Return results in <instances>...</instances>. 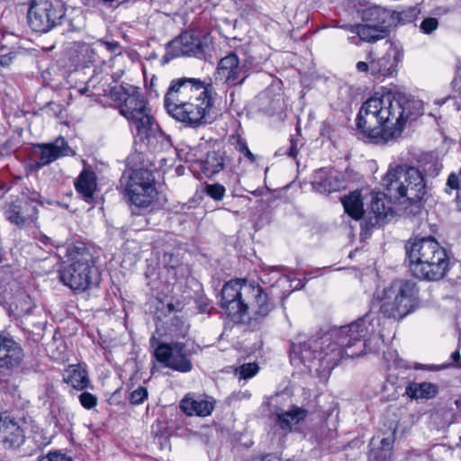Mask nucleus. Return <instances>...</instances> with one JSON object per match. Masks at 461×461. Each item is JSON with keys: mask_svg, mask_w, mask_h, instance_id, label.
Listing matches in <instances>:
<instances>
[{"mask_svg": "<svg viewBox=\"0 0 461 461\" xmlns=\"http://www.w3.org/2000/svg\"><path fill=\"white\" fill-rule=\"evenodd\" d=\"M369 317L358 319L348 325L332 329L321 338L293 343L291 361L303 363L310 369L330 371L345 357H355L366 349V338L374 332Z\"/></svg>", "mask_w": 461, "mask_h": 461, "instance_id": "obj_1", "label": "nucleus"}, {"mask_svg": "<svg viewBox=\"0 0 461 461\" xmlns=\"http://www.w3.org/2000/svg\"><path fill=\"white\" fill-rule=\"evenodd\" d=\"M109 80L108 76L102 77L97 85L93 86L90 101L104 106L113 103L127 120L135 139L148 148L156 150L158 143L167 142L151 114L142 90L130 84L113 86Z\"/></svg>", "mask_w": 461, "mask_h": 461, "instance_id": "obj_2", "label": "nucleus"}, {"mask_svg": "<svg viewBox=\"0 0 461 461\" xmlns=\"http://www.w3.org/2000/svg\"><path fill=\"white\" fill-rule=\"evenodd\" d=\"M419 100L401 101L392 94H375L363 103L356 119L357 129L374 143H386L401 135L408 120L422 113Z\"/></svg>", "mask_w": 461, "mask_h": 461, "instance_id": "obj_3", "label": "nucleus"}, {"mask_svg": "<svg viewBox=\"0 0 461 461\" xmlns=\"http://www.w3.org/2000/svg\"><path fill=\"white\" fill-rule=\"evenodd\" d=\"M212 86L194 77L173 79L164 98L167 113L176 121L196 128L210 120Z\"/></svg>", "mask_w": 461, "mask_h": 461, "instance_id": "obj_4", "label": "nucleus"}, {"mask_svg": "<svg viewBox=\"0 0 461 461\" xmlns=\"http://www.w3.org/2000/svg\"><path fill=\"white\" fill-rule=\"evenodd\" d=\"M221 306L227 314L237 320L259 321L274 309L269 294L258 284L247 279H233L221 289Z\"/></svg>", "mask_w": 461, "mask_h": 461, "instance_id": "obj_5", "label": "nucleus"}, {"mask_svg": "<svg viewBox=\"0 0 461 461\" xmlns=\"http://www.w3.org/2000/svg\"><path fill=\"white\" fill-rule=\"evenodd\" d=\"M409 267L416 278L438 281L449 269V258L446 249L433 237L409 240L405 246Z\"/></svg>", "mask_w": 461, "mask_h": 461, "instance_id": "obj_6", "label": "nucleus"}, {"mask_svg": "<svg viewBox=\"0 0 461 461\" xmlns=\"http://www.w3.org/2000/svg\"><path fill=\"white\" fill-rule=\"evenodd\" d=\"M375 303L384 318L400 321L418 309L420 289L413 281L398 279L376 291Z\"/></svg>", "mask_w": 461, "mask_h": 461, "instance_id": "obj_7", "label": "nucleus"}, {"mask_svg": "<svg viewBox=\"0 0 461 461\" xmlns=\"http://www.w3.org/2000/svg\"><path fill=\"white\" fill-rule=\"evenodd\" d=\"M386 195L400 203H417L426 194L422 173L416 167L391 163L383 178Z\"/></svg>", "mask_w": 461, "mask_h": 461, "instance_id": "obj_8", "label": "nucleus"}, {"mask_svg": "<svg viewBox=\"0 0 461 461\" xmlns=\"http://www.w3.org/2000/svg\"><path fill=\"white\" fill-rule=\"evenodd\" d=\"M65 15L60 0H32L28 11V23L37 32H48L57 26Z\"/></svg>", "mask_w": 461, "mask_h": 461, "instance_id": "obj_9", "label": "nucleus"}, {"mask_svg": "<svg viewBox=\"0 0 461 461\" xmlns=\"http://www.w3.org/2000/svg\"><path fill=\"white\" fill-rule=\"evenodd\" d=\"M126 191L132 205L137 208L149 207L158 194L152 171L143 168L132 171Z\"/></svg>", "mask_w": 461, "mask_h": 461, "instance_id": "obj_10", "label": "nucleus"}, {"mask_svg": "<svg viewBox=\"0 0 461 461\" xmlns=\"http://www.w3.org/2000/svg\"><path fill=\"white\" fill-rule=\"evenodd\" d=\"M206 45L200 37L191 32H185L172 40L167 47V53L162 58L163 63L181 56L202 58Z\"/></svg>", "mask_w": 461, "mask_h": 461, "instance_id": "obj_11", "label": "nucleus"}, {"mask_svg": "<svg viewBox=\"0 0 461 461\" xmlns=\"http://www.w3.org/2000/svg\"><path fill=\"white\" fill-rule=\"evenodd\" d=\"M31 155L34 168L41 169L61 158L75 155V151L63 137H59L49 143L35 144Z\"/></svg>", "mask_w": 461, "mask_h": 461, "instance_id": "obj_12", "label": "nucleus"}, {"mask_svg": "<svg viewBox=\"0 0 461 461\" xmlns=\"http://www.w3.org/2000/svg\"><path fill=\"white\" fill-rule=\"evenodd\" d=\"M156 359L173 370L186 373L192 370V362L187 358L185 346L181 343L160 344L155 349Z\"/></svg>", "mask_w": 461, "mask_h": 461, "instance_id": "obj_13", "label": "nucleus"}, {"mask_svg": "<svg viewBox=\"0 0 461 461\" xmlns=\"http://www.w3.org/2000/svg\"><path fill=\"white\" fill-rule=\"evenodd\" d=\"M386 52L384 56L370 61V73L379 80L393 77L398 70V65L402 58V50L393 42L385 41Z\"/></svg>", "mask_w": 461, "mask_h": 461, "instance_id": "obj_14", "label": "nucleus"}, {"mask_svg": "<svg viewBox=\"0 0 461 461\" xmlns=\"http://www.w3.org/2000/svg\"><path fill=\"white\" fill-rule=\"evenodd\" d=\"M36 199L14 202L7 204L5 215L6 219L18 227H24L38 219V208L34 204Z\"/></svg>", "mask_w": 461, "mask_h": 461, "instance_id": "obj_15", "label": "nucleus"}, {"mask_svg": "<svg viewBox=\"0 0 461 461\" xmlns=\"http://www.w3.org/2000/svg\"><path fill=\"white\" fill-rule=\"evenodd\" d=\"M80 248L75 247L70 257L74 262L60 274L61 281L74 291L85 292L86 290V264L73 254L80 255Z\"/></svg>", "mask_w": 461, "mask_h": 461, "instance_id": "obj_16", "label": "nucleus"}, {"mask_svg": "<svg viewBox=\"0 0 461 461\" xmlns=\"http://www.w3.org/2000/svg\"><path fill=\"white\" fill-rule=\"evenodd\" d=\"M218 75L228 86L240 85L248 77L245 66L240 64L235 53H230L220 60Z\"/></svg>", "mask_w": 461, "mask_h": 461, "instance_id": "obj_17", "label": "nucleus"}, {"mask_svg": "<svg viewBox=\"0 0 461 461\" xmlns=\"http://www.w3.org/2000/svg\"><path fill=\"white\" fill-rule=\"evenodd\" d=\"M312 185L317 192L321 194L336 192L345 187L344 175L332 168H321L315 171Z\"/></svg>", "mask_w": 461, "mask_h": 461, "instance_id": "obj_18", "label": "nucleus"}, {"mask_svg": "<svg viewBox=\"0 0 461 461\" xmlns=\"http://www.w3.org/2000/svg\"><path fill=\"white\" fill-rule=\"evenodd\" d=\"M179 406L187 416L205 417L212 412L214 401L208 397L187 394L181 400Z\"/></svg>", "mask_w": 461, "mask_h": 461, "instance_id": "obj_19", "label": "nucleus"}, {"mask_svg": "<svg viewBox=\"0 0 461 461\" xmlns=\"http://www.w3.org/2000/svg\"><path fill=\"white\" fill-rule=\"evenodd\" d=\"M63 381L76 391H83L79 395V401L84 408H86V371L81 364L69 366L63 374Z\"/></svg>", "mask_w": 461, "mask_h": 461, "instance_id": "obj_20", "label": "nucleus"}, {"mask_svg": "<svg viewBox=\"0 0 461 461\" xmlns=\"http://www.w3.org/2000/svg\"><path fill=\"white\" fill-rule=\"evenodd\" d=\"M22 357V348L14 340L0 338V367L12 368L20 363Z\"/></svg>", "mask_w": 461, "mask_h": 461, "instance_id": "obj_21", "label": "nucleus"}, {"mask_svg": "<svg viewBox=\"0 0 461 461\" xmlns=\"http://www.w3.org/2000/svg\"><path fill=\"white\" fill-rule=\"evenodd\" d=\"M0 436L2 441L10 447L19 446L23 441V430L13 420L5 418L0 422Z\"/></svg>", "mask_w": 461, "mask_h": 461, "instance_id": "obj_22", "label": "nucleus"}, {"mask_svg": "<svg viewBox=\"0 0 461 461\" xmlns=\"http://www.w3.org/2000/svg\"><path fill=\"white\" fill-rule=\"evenodd\" d=\"M277 424L281 429L291 432L293 426L298 424L300 421L306 418L307 411L299 408L293 407L291 410L276 411Z\"/></svg>", "mask_w": 461, "mask_h": 461, "instance_id": "obj_23", "label": "nucleus"}, {"mask_svg": "<svg viewBox=\"0 0 461 461\" xmlns=\"http://www.w3.org/2000/svg\"><path fill=\"white\" fill-rule=\"evenodd\" d=\"M438 393V385L429 382L410 383L405 388V394L415 400L432 399Z\"/></svg>", "mask_w": 461, "mask_h": 461, "instance_id": "obj_24", "label": "nucleus"}, {"mask_svg": "<svg viewBox=\"0 0 461 461\" xmlns=\"http://www.w3.org/2000/svg\"><path fill=\"white\" fill-rule=\"evenodd\" d=\"M390 17V13L387 10L379 6H373L364 12L363 22L380 29H388Z\"/></svg>", "mask_w": 461, "mask_h": 461, "instance_id": "obj_25", "label": "nucleus"}, {"mask_svg": "<svg viewBox=\"0 0 461 461\" xmlns=\"http://www.w3.org/2000/svg\"><path fill=\"white\" fill-rule=\"evenodd\" d=\"M394 441L393 435L384 438L379 441L380 447L378 449L372 448L369 458L372 461H390L392 457L393 444ZM376 444L375 438H372L370 446L374 447Z\"/></svg>", "mask_w": 461, "mask_h": 461, "instance_id": "obj_26", "label": "nucleus"}, {"mask_svg": "<svg viewBox=\"0 0 461 461\" xmlns=\"http://www.w3.org/2000/svg\"><path fill=\"white\" fill-rule=\"evenodd\" d=\"M345 212H347L351 218L359 220L364 214L363 202L361 200L360 194L357 192H352L348 195L344 196L341 199Z\"/></svg>", "mask_w": 461, "mask_h": 461, "instance_id": "obj_27", "label": "nucleus"}, {"mask_svg": "<svg viewBox=\"0 0 461 461\" xmlns=\"http://www.w3.org/2000/svg\"><path fill=\"white\" fill-rule=\"evenodd\" d=\"M200 167L206 176H212L223 168V158L220 152H208L205 159L201 160Z\"/></svg>", "mask_w": 461, "mask_h": 461, "instance_id": "obj_28", "label": "nucleus"}, {"mask_svg": "<svg viewBox=\"0 0 461 461\" xmlns=\"http://www.w3.org/2000/svg\"><path fill=\"white\" fill-rule=\"evenodd\" d=\"M389 34L388 29H380L366 23H360L358 38L366 42H375L384 39Z\"/></svg>", "mask_w": 461, "mask_h": 461, "instance_id": "obj_29", "label": "nucleus"}, {"mask_svg": "<svg viewBox=\"0 0 461 461\" xmlns=\"http://www.w3.org/2000/svg\"><path fill=\"white\" fill-rule=\"evenodd\" d=\"M370 207L377 220L387 221L393 215V209L378 195L373 197Z\"/></svg>", "mask_w": 461, "mask_h": 461, "instance_id": "obj_30", "label": "nucleus"}, {"mask_svg": "<svg viewBox=\"0 0 461 461\" xmlns=\"http://www.w3.org/2000/svg\"><path fill=\"white\" fill-rule=\"evenodd\" d=\"M259 367L257 363H247L235 369V375L240 379H249L258 374Z\"/></svg>", "mask_w": 461, "mask_h": 461, "instance_id": "obj_31", "label": "nucleus"}, {"mask_svg": "<svg viewBox=\"0 0 461 461\" xmlns=\"http://www.w3.org/2000/svg\"><path fill=\"white\" fill-rule=\"evenodd\" d=\"M83 169L78 177L75 180L74 185L77 192L86 201V163L83 159Z\"/></svg>", "mask_w": 461, "mask_h": 461, "instance_id": "obj_32", "label": "nucleus"}, {"mask_svg": "<svg viewBox=\"0 0 461 461\" xmlns=\"http://www.w3.org/2000/svg\"><path fill=\"white\" fill-rule=\"evenodd\" d=\"M385 361L388 363L390 371L393 369L405 368L406 365L399 358L396 351L389 350L384 355Z\"/></svg>", "mask_w": 461, "mask_h": 461, "instance_id": "obj_33", "label": "nucleus"}, {"mask_svg": "<svg viewBox=\"0 0 461 461\" xmlns=\"http://www.w3.org/2000/svg\"><path fill=\"white\" fill-rule=\"evenodd\" d=\"M170 331L175 337L185 338L188 332L189 326L178 318L171 321Z\"/></svg>", "mask_w": 461, "mask_h": 461, "instance_id": "obj_34", "label": "nucleus"}, {"mask_svg": "<svg viewBox=\"0 0 461 461\" xmlns=\"http://www.w3.org/2000/svg\"><path fill=\"white\" fill-rule=\"evenodd\" d=\"M205 193L215 201H221L225 195V187L218 183L209 184L205 185Z\"/></svg>", "mask_w": 461, "mask_h": 461, "instance_id": "obj_35", "label": "nucleus"}, {"mask_svg": "<svg viewBox=\"0 0 461 461\" xmlns=\"http://www.w3.org/2000/svg\"><path fill=\"white\" fill-rule=\"evenodd\" d=\"M235 149L240 153L244 154V156L250 161L255 162L256 157L249 149L247 142L240 137H238L235 141Z\"/></svg>", "mask_w": 461, "mask_h": 461, "instance_id": "obj_36", "label": "nucleus"}, {"mask_svg": "<svg viewBox=\"0 0 461 461\" xmlns=\"http://www.w3.org/2000/svg\"><path fill=\"white\" fill-rule=\"evenodd\" d=\"M148 397V391L144 387H138L130 395V402L134 405H139Z\"/></svg>", "mask_w": 461, "mask_h": 461, "instance_id": "obj_37", "label": "nucleus"}, {"mask_svg": "<svg viewBox=\"0 0 461 461\" xmlns=\"http://www.w3.org/2000/svg\"><path fill=\"white\" fill-rule=\"evenodd\" d=\"M38 461H73L70 456H66L60 451L49 452L45 456L38 457Z\"/></svg>", "mask_w": 461, "mask_h": 461, "instance_id": "obj_38", "label": "nucleus"}, {"mask_svg": "<svg viewBox=\"0 0 461 461\" xmlns=\"http://www.w3.org/2000/svg\"><path fill=\"white\" fill-rule=\"evenodd\" d=\"M438 22L436 18L429 17L424 19L420 23V29L424 33L429 34L437 30Z\"/></svg>", "mask_w": 461, "mask_h": 461, "instance_id": "obj_39", "label": "nucleus"}, {"mask_svg": "<svg viewBox=\"0 0 461 461\" xmlns=\"http://www.w3.org/2000/svg\"><path fill=\"white\" fill-rule=\"evenodd\" d=\"M88 203L93 197V194L97 190V176L95 172L88 170Z\"/></svg>", "mask_w": 461, "mask_h": 461, "instance_id": "obj_40", "label": "nucleus"}, {"mask_svg": "<svg viewBox=\"0 0 461 461\" xmlns=\"http://www.w3.org/2000/svg\"><path fill=\"white\" fill-rule=\"evenodd\" d=\"M298 143H297V140H294V139H291L290 140V146H289V149H288V151H287V154L289 157L293 158H296L298 153H299V149H298Z\"/></svg>", "mask_w": 461, "mask_h": 461, "instance_id": "obj_41", "label": "nucleus"}, {"mask_svg": "<svg viewBox=\"0 0 461 461\" xmlns=\"http://www.w3.org/2000/svg\"><path fill=\"white\" fill-rule=\"evenodd\" d=\"M358 72H368L370 71V62L358 61L356 65Z\"/></svg>", "mask_w": 461, "mask_h": 461, "instance_id": "obj_42", "label": "nucleus"}, {"mask_svg": "<svg viewBox=\"0 0 461 461\" xmlns=\"http://www.w3.org/2000/svg\"><path fill=\"white\" fill-rule=\"evenodd\" d=\"M460 353L458 350H456L454 351L452 354H451V359H452V366H456V367H461V363H460Z\"/></svg>", "mask_w": 461, "mask_h": 461, "instance_id": "obj_43", "label": "nucleus"}, {"mask_svg": "<svg viewBox=\"0 0 461 461\" xmlns=\"http://www.w3.org/2000/svg\"><path fill=\"white\" fill-rule=\"evenodd\" d=\"M13 61V56L11 54L2 55L0 57V65L2 67H8Z\"/></svg>", "mask_w": 461, "mask_h": 461, "instance_id": "obj_44", "label": "nucleus"}, {"mask_svg": "<svg viewBox=\"0 0 461 461\" xmlns=\"http://www.w3.org/2000/svg\"><path fill=\"white\" fill-rule=\"evenodd\" d=\"M341 28L345 29L346 31H348V32H349L351 33L358 35V30L360 28V23H358V24H347V25L341 26Z\"/></svg>", "mask_w": 461, "mask_h": 461, "instance_id": "obj_45", "label": "nucleus"}, {"mask_svg": "<svg viewBox=\"0 0 461 461\" xmlns=\"http://www.w3.org/2000/svg\"><path fill=\"white\" fill-rule=\"evenodd\" d=\"M98 46L99 47H106L108 50H110L112 51L117 50L119 48V44L117 42L106 43V42L100 41L98 43Z\"/></svg>", "mask_w": 461, "mask_h": 461, "instance_id": "obj_46", "label": "nucleus"}, {"mask_svg": "<svg viewBox=\"0 0 461 461\" xmlns=\"http://www.w3.org/2000/svg\"><path fill=\"white\" fill-rule=\"evenodd\" d=\"M84 59H85V54H82V59H80L79 57H77V59H74V57L71 58V61L73 63H75V66L77 68H82L83 69L85 68V65H84Z\"/></svg>", "mask_w": 461, "mask_h": 461, "instance_id": "obj_47", "label": "nucleus"}, {"mask_svg": "<svg viewBox=\"0 0 461 461\" xmlns=\"http://www.w3.org/2000/svg\"><path fill=\"white\" fill-rule=\"evenodd\" d=\"M97 403V399L95 396L88 393V410L94 408Z\"/></svg>", "mask_w": 461, "mask_h": 461, "instance_id": "obj_48", "label": "nucleus"}, {"mask_svg": "<svg viewBox=\"0 0 461 461\" xmlns=\"http://www.w3.org/2000/svg\"><path fill=\"white\" fill-rule=\"evenodd\" d=\"M63 348V350L60 351L59 354H55L54 352L51 353V357L55 359H60L63 360L65 358V347L61 345Z\"/></svg>", "mask_w": 461, "mask_h": 461, "instance_id": "obj_49", "label": "nucleus"}, {"mask_svg": "<svg viewBox=\"0 0 461 461\" xmlns=\"http://www.w3.org/2000/svg\"><path fill=\"white\" fill-rule=\"evenodd\" d=\"M262 461H280V458L274 455H267L262 458Z\"/></svg>", "mask_w": 461, "mask_h": 461, "instance_id": "obj_50", "label": "nucleus"}, {"mask_svg": "<svg viewBox=\"0 0 461 461\" xmlns=\"http://www.w3.org/2000/svg\"><path fill=\"white\" fill-rule=\"evenodd\" d=\"M455 404L456 405L457 408L461 409V399H456L455 401Z\"/></svg>", "mask_w": 461, "mask_h": 461, "instance_id": "obj_51", "label": "nucleus"}, {"mask_svg": "<svg viewBox=\"0 0 461 461\" xmlns=\"http://www.w3.org/2000/svg\"><path fill=\"white\" fill-rule=\"evenodd\" d=\"M78 92L81 94V95H84L86 92V86H84L82 88H79L78 89Z\"/></svg>", "mask_w": 461, "mask_h": 461, "instance_id": "obj_52", "label": "nucleus"}, {"mask_svg": "<svg viewBox=\"0 0 461 461\" xmlns=\"http://www.w3.org/2000/svg\"><path fill=\"white\" fill-rule=\"evenodd\" d=\"M355 40H356V37H355V36H352V37H349V38H348V41H349L351 43H356Z\"/></svg>", "mask_w": 461, "mask_h": 461, "instance_id": "obj_53", "label": "nucleus"}, {"mask_svg": "<svg viewBox=\"0 0 461 461\" xmlns=\"http://www.w3.org/2000/svg\"><path fill=\"white\" fill-rule=\"evenodd\" d=\"M393 375L391 373V374L389 375L388 381H391V380L393 379Z\"/></svg>", "mask_w": 461, "mask_h": 461, "instance_id": "obj_54", "label": "nucleus"}]
</instances>
